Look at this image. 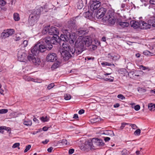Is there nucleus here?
I'll return each instance as SVG.
<instances>
[{
	"label": "nucleus",
	"mask_w": 155,
	"mask_h": 155,
	"mask_svg": "<svg viewBox=\"0 0 155 155\" xmlns=\"http://www.w3.org/2000/svg\"><path fill=\"white\" fill-rule=\"evenodd\" d=\"M43 10V8L40 7L39 8L34 9L32 13L30 15V17L33 21H36L40 17L41 12Z\"/></svg>",
	"instance_id": "obj_6"
},
{
	"label": "nucleus",
	"mask_w": 155,
	"mask_h": 155,
	"mask_svg": "<svg viewBox=\"0 0 155 155\" xmlns=\"http://www.w3.org/2000/svg\"><path fill=\"white\" fill-rule=\"evenodd\" d=\"M101 5L100 2H98V1L92 2V1H91L89 6V9L92 11L96 10L100 8L96 14V17L98 19L102 18L104 15L107 11L106 9L101 7Z\"/></svg>",
	"instance_id": "obj_3"
},
{
	"label": "nucleus",
	"mask_w": 155,
	"mask_h": 155,
	"mask_svg": "<svg viewBox=\"0 0 155 155\" xmlns=\"http://www.w3.org/2000/svg\"><path fill=\"white\" fill-rule=\"evenodd\" d=\"M110 78H109V77L108 76V78H106L104 80L105 81H109L110 82L113 81L114 80V78L111 76H110Z\"/></svg>",
	"instance_id": "obj_39"
},
{
	"label": "nucleus",
	"mask_w": 155,
	"mask_h": 155,
	"mask_svg": "<svg viewBox=\"0 0 155 155\" xmlns=\"http://www.w3.org/2000/svg\"><path fill=\"white\" fill-rule=\"evenodd\" d=\"M118 24L122 28L127 27L129 25V23L126 22H120L118 23Z\"/></svg>",
	"instance_id": "obj_21"
},
{
	"label": "nucleus",
	"mask_w": 155,
	"mask_h": 155,
	"mask_svg": "<svg viewBox=\"0 0 155 155\" xmlns=\"http://www.w3.org/2000/svg\"><path fill=\"white\" fill-rule=\"evenodd\" d=\"M43 39V41L45 42V45H42L40 43H38L35 45L34 47L31 49V54L34 57V55H38L40 52H43L45 51L46 49L49 50L48 47V46Z\"/></svg>",
	"instance_id": "obj_5"
},
{
	"label": "nucleus",
	"mask_w": 155,
	"mask_h": 155,
	"mask_svg": "<svg viewBox=\"0 0 155 155\" xmlns=\"http://www.w3.org/2000/svg\"><path fill=\"white\" fill-rule=\"evenodd\" d=\"M62 47L64 51H70L72 54H74L75 53V49H74V48H71L69 44L66 42H64L62 43Z\"/></svg>",
	"instance_id": "obj_9"
},
{
	"label": "nucleus",
	"mask_w": 155,
	"mask_h": 155,
	"mask_svg": "<svg viewBox=\"0 0 155 155\" xmlns=\"http://www.w3.org/2000/svg\"><path fill=\"white\" fill-rule=\"evenodd\" d=\"M74 151V150L73 149H70L69 150V153L70 154H72Z\"/></svg>",
	"instance_id": "obj_52"
},
{
	"label": "nucleus",
	"mask_w": 155,
	"mask_h": 155,
	"mask_svg": "<svg viewBox=\"0 0 155 155\" xmlns=\"http://www.w3.org/2000/svg\"><path fill=\"white\" fill-rule=\"evenodd\" d=\"M4 126L0 127V133L2 134L4 132Z\"/></svg>",
	"instance_id": "obj_50"
},
{
	"label": "nucleus",
	"mask_w": 155,
	"mask_h": 155,
	"mask_svg": "<svg viewBox=\"0 0 155 155\" xmlns=\"http://www.w3.org/2000/svg\"><path fill=\"white\" fill-rule=\"evenodd\" d=\"M153 47L151 48L150 49L151 50V51L150 52L149 51L146 50L143 52V54L146 55H153V54L155 53V50H153Z\"/></svg>",
	"instance_id": "obj_17"
},
{
	"label": "nucleus",
	"mask_w": 155,
	"mask_h": 155,
	"mask_svg": "<svg viewBox=\"0 0 155 155\" xmlns=\"http://www.w3.org/2000/svg\"><path fill=\"white\" fill-rule=\"evenodd\" d=\"M142 149V148H140V150H137L136 151V155L140 154V155H142L143 153L142 152V151L141 150Z\"/></svg>",
	"instance_id": "obj_44"
},
{
	"label": "nucleus",
	"mask_w": 155,
	"mask_h": 155,
	"mask_svg": "<svg viewBox=\"0 0 155 155\" xmlns=\"http://www.w3.org/2000/svg\"><path fill=\"white\" fill-rule=\"evenodd\" d=\"M58 33V30L56 27H51L49 28L48 34L50 35H53L56 36H58L57 34Z\"/></svg>",
	"instance_id": "obj_12"
},
{
	"label": "nucleus",
	"mask_w": 155,
	"mask_h": 155,
	"mask_svg": "<svg viewBox=\"0 0 155 155\" xmlns=\"http://www.w3.org/2000/svg\"><path fill=\"white\" fill-rule=\"evenodd\" d=\"M49 141V140L48 139H46L45 141H42V143L44 144H47Z\"/></svg>",
	"instance_id": "obj_57"
},
{
	"label": "nucleus",
	"mask_w": 155,
	"mask_h": 155,
	"mask_svg": "<svg viewBox=\"0 0 155 155\" xmlns=\"http://www.w3.org/2000/svg\"><path fill=\"white\" fill-rule=\"evenodd\" d=\"M110 140V138L109 137H105L104 138V140L105 142H107Z\"/></svg>",
	"instance_id": "obj_59"
},
{
	"label": "nucleus",
	"mask_w": 155,
	"mask_h": 155,
	"mask_svg": "<svg viewBox=\"0 0 155 155\" xmlns=\"http://www.w3.org/2000/svg\"><path fill=\"white\" fill-rule=\"evenodd\" d=\"M57 57L56 54L54 53H50L48 54L46 60L48 61L53 62L57 60Z\"/></svg>",
	"instance_id": "obj_10"
},
{
	"label": "nucleus",
	"mask_w": 155,
	"mask_h": 155,
	"mask_svg": "<svg viewBox=\"0 0 155 155\" xmlns=\"http://www.w3.org/2000/svg\"><path fill=\"white\" fill-rule=\"evenodd\" d=\"M88 31L87 30H84L83 28H80L77 31V33L79 35L82 36L87 34Z\"/></svg>",
	"instance_id": "obj_14"
},
{
	"label": "nucleus",
	"mask_w": 155,
	"mask_h": 155,
	"mask_svg": "<svg viewBox=\"0 0 155 155\" xmlns=\"http://www.w3.org/2000/svg\"><path fill=\"white\" fill-rule=\"evenodd\" d=\"M71 52L70 51H62L61 52V56L65 61L68 60L72 56Z\"/></svg>",
	"instance_id": "obj_11"
},
{
	"label": "nucleus",
	"mask_w": 155,
	"mask_h": 155,
	"mask_svg": "<svg viewBox=\"0 0 155 155\" xmlns=\"http://www.w3.org/2000/svg\"><path fill=\"white\" fill-rule=\"evenodd\" d=\"M126 125H127V126L129 127H130L131 126V127L133 129H135L136 128V125L135 124H129L126 123H122L121 126L120 127V128L121 129H123L124 127Z\"/></svg>",
	"instance_id": "obj_18"
},
{
	"label": "nucleus",
	"mask_w": 155,
	"mask_h": 155,
	"mask_svg": "<svg viewBox=\"0 0 155 155\" xmlns=\"http://www.w3.org/2000/svg\"><path fill=\"white\" fill-rule=\"evenodd\" d=\"M149 2L151 4L155 5V0H150Z\"/></svg>",
	"instance_id": "obj_55"
},
{
	"label": "nucleus",
	"mask_w": 155,
	"mask_h": 155,
	"mask_svg": "<svg viewBox=\"0 0 155 155\" xmlns=\"http://www.w3.org/2000/svg\"><path fill=\"white\" fill-rule=\"evenodd\" d=\"M78 117V115L77 114H75L74 115L73 118L74 119H77Z\"/></svg>",
	"instance_id": "obj_64"
},
{
	"label": "nucleus",
	"mask_w": 155,
	"mask_h": 155,
	"mask_svg": "<svg viewBox=\"0 0 155 155\" xmlns=\"http://www.w3.org/2000/svg\"><path fill=\"white\" fill-rule=\"evenodd\" d=\"M109 17L107 19L109 23L111 25H114L116 22V18L115 17L111 15H108Z\"/></svg>",
	"instance_id": "obj_16"
},
{
	"label": "nucleus",
	"mask_w": 155,
	"mask_h": 155,
	"mask_svg": "<svg viewBox=\"0 0 155 155\" xmlns=\"http://www.w3.org/2000/svg\"><path fill=\"white\" fill-rule=\"evenodd\" d=\"M148 22L150 24H151V26L155 27V18H151L148 21Z\"/></svg>",
	"instance_id": "obj_23"
},
{
	"label": "nucleus",
	"mask_w": 155,
	"mask_h": 155,
	"mask_svg": "<svg viewBox=\"0 0 155 155\" xmlns=\"http://www.w3.org/2000/svg\"><path fill=\"white\" fill-rule=\"evenodd\" d=\"M71 98V96L69 94H66L64 95V98L65 100H70Z\"/></svg>",
	"instance_id": "obj_36"
},
{
	"label": "nucleus",
	"mask_w": 155,
	"mask_h": 155,
	"mask_svg": "<svg viewBox=\"0 0 155 155\" xmlns=\"http://www.w3.org/2000/svg\"><path fill=\"white\" fill-rule=\"evenodd\" d=\"M120 57V55L118 54L114 55L113 60L115 61L119 60Z\"/></svg>",
	"instance_id": "obj_30"
},
{
	"label": "nucleus",
	"mask_w": 155,
	"mask_h": 155,
	"mask_svg": "<svg viewBox=\"0 0 155 155\" xmlns=\"http://www.w3.org/2000/svg\"><path fill=\"white\" fill-rule=\"evenodd\" d=\"M8 111V110L7 109H3L0 110V114H3L7 113Z\"/></svg>",
	"instance_id": "obj_37"
},
{
	"label": "nucleus",
	"mask_w": 155,
	"mask_h": 155,
	"mask_svg": "<svg viewBox=\"0 0 155 155\" xmlns=\"http://www.w3.org/2000/svg\"><path fill=\"white\" fill-rule=\"evenodd\" d=\"M141 133V130L139 129L136 130V135L139 136Z\"/></svg>",
	"instance_id": "obj_48"
},
{
	"label": "nucleus",
	"mask_w": 155,
	"mask_h": 155,
	"mask_svg": "<svg viewBox=\"0 0 155 155\" xmlns=\"http://www.w3.org/2000/svg\"><path fill=\"white\" fill-rule=\"evenodd\" d=\"M84 112V110L83 109H81L80 110L79 112L78 113L79 114H83Z\"/></svg>",
	"instance_id": "obj_56"
},
{
	"label": "nucleus",
	"mask_w": 155,
	"mask_h": 155,
	"mask_svg": "<svg viewBox=\"0 0 155 155\" xmlns=\"http://www.w3.org/2000/svg\"><path fill=\"white\" fill-rule=\"evenodd\" d=\"M127 72V71L126 70L124 69H120L119 70V73L120 74H124L126 73Z\"/></svg>",
	"instance_id": "obj_34"
},
{
	"label": "nucleus",
	"mask_w": 155,
	"mask_h": 155,
	"mask_svg": "<svg viewBox=\"0 0 155 155\" xmlns=\"http://www.w3.org/2000/svg\"><path fill=\"white\" fill-rule=\"evenodd\" d=\"M50 26H48L45 27L43 31V33L44 34H46L48 33Z\"/></svg>",
	"instance_id": "obj_26"
},
{
	"label": "nucleus",
	"mask_w": 155,
	"mask_h": 155,
	"mask_svg": "<svg viewBox=\"0 0 155 155\" xmlns=\"http://www.w3.org/2000/svg\"><path fill=\"white\" fill-rule=\"evenodd\" d=\"M95 140V147L96 146H103L104 143L103 142L102 140L99 139L97 138H94Z\"/></svg>",
	"instance_id": "obj_15"
},
{
	"label": "nucleus",
	"mask_w": 155,
	"mask_h": 155,
	"mask_svg": "<svg viewBox=\"0 0 155 155\" xmlns=\"http://www.w3.org/2000/svg\"><path fill=\"white\" fill-rule=\"evenodd\" d=\"M15 31L13 29H9L4 31L1 35L2 38L5 39L14 34Z\"/></svg>",
	"instance_id": "obj_8"
},
{
	"label": "nucleus",
	"mask_w": 155,
	"mask_h": 155,
	"mask_svg": "<svg viewBox=\"0 0 155 155\" xmlns=\"http://www.w3.org/2000/svg\"><path fill=\"white\" fill-rule=\"evenodd\" d=\"M13 18L15 21H18L20 19L19 15L17 13H15L14 14Z\"/></svg>",
	"instance_id": "obj_25"
},
{
	"label": "nucleus",
	"mask_w": 155,
	"mask_h": 155,
	"mask_svg": "<svg viewBox=\"0 0 155 155\" xmlns=\"http://www.w3.org/2000/svg\"><path fill=\"white\" fill-rule=\"evenodd\" d=\"M140 108V107L139 105H136V111L138 110Z\"/></svg>",
	"instance_id": "obj_63"
},
{
	"label": "nucleus",
	"mask_w": 155,
	"mask_h": 155,
	"mask_svg": "<svg viewBox=\"0 0 155 155\" xmlns=\"http://www.w3.org/2000/svg\"><path fill=\"white\" fill-rule=\"evenodd\" d=\"M71 31L70 29H64L63 30V32L64 34H61L60 38L58 36H53L52 37H48L45 38L44 40L47 43L49 49H51L52 48V44H57V43H59L61 45L62 41L63 42L65 41H67L71 39V41L73 42L74 41L70 34V32Z\"/></svg>",
	"instance_id": "obj_1"
},
{
	"label": "nucleus",
	"mask_w": 155,
	"mask_h": 155,
	"mask_svg": "<svg viewBox=\"0 0 155 155\" xmlns=\"http://www.w3.org/2000/svg\"><path fill=\"white\" fill-rule=\"evenodd\" d=\"M59 143H61L62 145H67V141L65 139H63L62 140H61L59 141Z\"/></svg>",
	"instance_id": "obj_38"
},
{
	"label": "nucleus",
	"mask_w": 155,
	"mask_h": 155,
	"mask_svg": "<svg viewBox=\"0 0 155 155\" xmlns=\"http://www.w3.org/2000/svg\"><path fill=\"white\" fill-rule=\"evenodd\" d=\"M53 149V148L52 147H50L49 148H48V149L47 150L48 152L51 153Z\"/></svg>",
	"instance_id": "obj_60"
},
{
	"label": "nucleus",
	"mask_w": 155,
	"mask_h": 155,
	"mask_svg": "<svg viewBox=\"0 0 155 155\" xmlns=\"http://www.w3.org/2000/svg\"><path fill=\"white\" fill-rule=\"evenodd\" d=\"M120 106V104L118 103H117L114 105V107L115 108L118 107Z\"/></svg>",
	"instance_id": "obj_62"
},
{
	"label": "nucleus",
	"mask_w": 155,
	"mask_h": 155,
	"mask_svg": "<svg viewBox=\"0 0 155 155\" xmlns=\"http://www.w3.org/2000/svg\"><path fill=\"white\" fill-rule=\"evenodd\" d=\"M61 62L57 60L52 65L51 68L53 69H54L57 68L58 67L60 66Z\"/></svg>",
	"instance_id": "obj_22"
},
{
	"label": "nucleus",
	"mask_w": 155,
	"mask_h": 155,
	"mask_svg": "<svg viewBox=\"0 0 155 155\" xmlns=\"http://www.w3.org/2000/svg\"><path fill=\"white\" fill-rule=\"evenodd\" d=\"M17 55L18 60L20 61H25L26 59H28L30 61H32L35 65H39L40 64V59L34 57L31 54L27 56L25 53L20 51H18Z\"/></svg>",
	"instance_id": "obj_4"
},
{
	"label": "nucleus",
	"mask_w": 155,
	"mask_h": 155,
	"mask_svg": "<svg viewBox=\"0 0 155 155\" xmlns=\"http://www.w3.org/2000/svg\"><path fill=\"white\" fill-rule=\"evenodd\" d=\"M151 26V24L145 22L144 21L137 20L136 21V28H139L141 29H147L150 28Z\"/></svg>",
	"instance_id": "obj_7"
},
{
	"label": "nucleus",
	"mask_w": 155,
	"mask_h": 155,
	"mask_svg": "<svg viewBox=\"0 0 155 155\" xmlns=\"http://www.w3.org/2000/svg\"><path fill=\"white\" fill-rule=\"evenodd\" d=\"M40 120L43 122H47L49 120V118L47 116H43L40 118Z\"/></svg>",
	"instance_id": "obj_28"
},
{
	"label": "nucleus",
	"mask_w": 155,
	"mask_h": 155,
	"mask_svg": "<svg viewBox=\"0 0 155 155\" xmlns=\"http://www.w3.org/2000/svg\"><path fill=\"white\" fill-rule=\"evenodd\" d=\"M130 23L131 27H133L134 29L136 28V21H130Z\"/></svg>",
	"instance_id": "obj_31"
},
{
	"label": "nucleus",
	"mask_w": 155,
	"mask_h": 155,
	"mask_svg": "<svg viewBox=\"0 0 155 155\" xmlns=\"http://www.w3.org/2000/svg\"><path fill=\"white\" fill-rule=\"evenodd\" d=\"M90 46H91V48H92L93 50H94L97 48V46L95 45H90Z\"/></svg>",
	"instance_id": "obj_54"
},
{
	"label": "nucleus",
	"mask_w": 155,
	"mask_h": 155,
	"mask_svg": "<svg viewBox=\"0 0 155 155\" xmlns=\"http://www.w3.org/2000/svg\"><path fill=\"white\" fill-rule=\"evenodd\" d=\"M137 67H136V68L138 69H142L143 70H145L147 68L145 67L142 65H137Z\"/></svg>",
	"instance_id": "obj_35"
},
{
	"label": "nucleus",
	"mask_w": 155,
	"mask_h": 155,
	"mask_svg": "<svg viewBox=\"0 0 155 155\" xmlns=\"http://www.w3.org/2000/svg\"><path fill=\"white\" fill-rule=\"evenodd\" d=\"M114 54L111 53H109L107 55V57L108 58L111 59L113 60Z\"/></svg>",
	"instance_id": "obj_46"
},
{
	"label": "nucleus",
	"mask_w": 155,
	"mask_h": 155,
	"mask_svg": "<svg viewBox=\"0 0 155 155\" xmlns=\"http://www.w3.org/2000/svg\"><path fill=\"white\" fill-rule=\"evenodd\" d=\"M4 130H7V131H10L11 129L9 127H6L4 126Z\"/></svg>",
	"instance_id": "obj_53"
},
{
	"label": "nucleus",
	"mask_w": 155,
	"mask_h": 155,
	"mask_svg": "<svg viewBox=\"0 0 155 155\" xmlns=\"http://www.w3.org/2000/svg\"><path fill=\"white\" fill-rule=\"evenodd\" d=\"M19 145L20 143H15L12 146V148H16L17 147H19ZM18 149H19L20 148L19 147H18Z\"/></svg>",
	"instance_id": "obj_41"
},
{
	"label": "nucleus",
	"mask_w": 155,
	"mask_h": 155,
	"mask_svg": "<svg viewBox=\"0 0 155 155\" xmlns=\"http://www.w3.org/2000/svg\"><path fill=\"white\" fill-rule=\"evenodd\" d=\"M95 140L94 138L92 140H89L87 141V144L91 147V148L95 147Z\"/></svg>",
	"instance_id": "obj_19"
},
{
	"label": "nucleus",
	"mask_w": 155,
	"mask_h": 155,
	"mask_svg": "<svg viewBox=\"0 0 155 155\" xmlns=\"http://www.w3.org/2000/svg\"><path fill=\"white\" fill-rule=\"evenodd\" d=\"M138 91L140 93H144L146 91V90L142 88L139 87L137 88Z\"/></svg>",
	"instance_id": "obj_32"
},
{
	"label": "nucleus",
	"mask_w": 155,
	"mask_h": 155,
	"mask_svg": "<svg viewBox=\"0 0 155 155\" xmlns=\"http://www.w3.org/2000/svg\"><path fill=\"white\" fill-rule=\"evenodd\" d=\"M117 97L118 98L120 99L121 100L124 99H125V97L122 94H119L117 95Z\"/></svg>",
	"instance_id": "obj_45"
},
{
	"label": "nucleus",
	"mask_w": 155,
	"mask_h": 155,
	"mask_svg": "<svg viewBox=\"0 0 155 155\" xmlns=\"http://www.w3.org/2000/svg\"><path fill=\"white\" fill-rule=\"evenodd\" d=\"M131 105V107L132 108H134V109L136 110V105L135 103H132L130 104Z\"/></svg>",
	"instance_id": "obj_61"
},
{
	"label": "nucleus",
	"mask_w": 155,
	"mask_h": 155,
	"mask_svg": "<svg viewBox=\"0 0 155 155\" xmlns=\"http://www.w3.org/2000/svg\"><path fill=\"white\" fill-rule=\"evenodd\" d=\"M26 80L28 81H34L35 79L32 78H31L30 77H26Z\"/></svg>",
	"instance_id": "obj_49"
},
{
	"label": "nucleus",
	"mask_w": 155,
	"mask_h": 155,
	"mask_svg": "<svg viewBox=\"0 0 155 155\" xmlns=\"http://www.w3.org/2000/svg\"><path fill=\"white\" fill-rule=\"evenodd\" d=\"M54 86V83H52L49 84L47 88L48 90H50Z\"/></svg>",
	"instance_id": "obj_40"
},
{
	"label": "nucleus",
	"mask_w": 155,
	"mask_h": 155,
	"mask_svg": "<svg viewBox=\"0 0 155 155\" xmlns=\"http://www.w3.org/2000/svg\"><path fill=\"white\" fill-rule=\"evenodd\" d=\"M148 108L150 110L154 111L155 110V105L152 104H148Z\"/></svg>",
	"instance_id": "obj_27"
},
{
	"label": "nucleus",
	"mask_w": 155,
	"mask_h": 155,
	"mask_svg": "<svg viewBox=\"0 0 155 155\" xmlns=\"http://www.w3.org/2000/svg\"><path fill=\"white\" fill-rule=\"evenodd\" d=\"M31 147V146L30 145H28L26 146V148L24 151V152L25 153L27 152L28 150H29Z\"/></svg>",
	"instance_id": "obj_43"
},
{
	"label": "nucleus",
	"mask_w": 155,
	"mask_h": 155,
	"mask_svg": "<svg viewBox=\"0 0 155 155\" xmlns=\"http://www.w3.org/2000/svg\"><path fill=\"white\" fill-rule=\"evenodd\" d=\"M33 120L35 122L37 123H39V121L36 117H34L33 119Z\"/></svg>",
	"instance_id": "obj_58"
},
{
	"label": "nucleus",
	"mask_w": 155,
	"mask_h": 155,
	"mask_svg": "<svg viewBox=\"0 0 155 155\" xmlns=\"http://www.w3.org/2000/svg\"><path fill=\"white\" fill-rule=\"evenodd\" d=\"M101 65L103 66H110L111 65L110 63H109L107 62H102L101 64Z\"/></svg>",
	"instance_id": "obj_42"
},
{
	"label": "nucleus",
	"mask_w": 155,
	"mask_h": 155,
	"mask_svg": "<svg viewBox=\"0 0 155 155\" xmlns=\"http://www.w3.org/2000/svg\"><path fill=\"white\" fill-rule=\"evenodd\" d=\"M92 42L91 38L88 36H86L81 39L78 40L75 44L76 48H74V49H75V53H76V55L81 54L85 50L86 46H90Z\"/></svg>",
	"instance_id": "obj_2"
},
{
	"label": "nucleus",
	"mask_w": 155,
	"mask_h": 155,
	"mask_svg": "<svg viewBox=\"0 0 155 155\" xmlns=\"http://www.w3.org/2000/svg\"><path fill=\"white\" fill-rule=\"evenodd\" d=\"M76 23V21L74 18H71L68 22V24L71 29L74 28L75 27Z\"/></svg>",
	"instance_id": "obj_13"
},
{
	"label": "nucleus",
	"mask_w": 155,
	"mask_h": 155,
	"mask_svg": "<svg viewBox=\"0 0 155 155\" xmlns=\"http://www.w3.org/2000/svg\"><path fill=\"white\" fill-rule=\"evenodd\" d=\"M122 155H129V152L126 150H124L122 151Z\"/></svg>",
	"instance_id": "obj_33"
},
{
	"label": "nucleus",
	"mask_w": 155,
	"mask_h": 155,
	"mask_svg": "<svg viewBox=\"0 0 155 155\" xmlns=\"http://www.w3.org/2000/svg\"><path fill=\"white\" fill-rule=\"evenodd\" d=\"M84 4L82 0H79L77 4V8L78 9H81L83 7Z\"/></svg>",
	"instance_id": "obj_24"
},
{
	"label": "nucleus",
	"mask_w": 155,
	"mask_h": 155,
	"mask_svg": "<svg viewBox=\"0 0 155 155\" xmlns=\"http://www.w3.org/2000/svg\"><path fill=\"white\" fill-rule=\"evenodd\" d=\"M143 55H141L139 53L136 54V62H140L143 59Z\"/></svg>",
	"instance_id": "obj_20"
},
{
	"label": "nucleus",
	"mask_w": 155,
	"mask_h": 155,
	"mask_svg": "<svg viewBox=\"0 0 155 155\" xmlns=\"http://www.w3.org/2000/svg\"><path fill=\"white\" fill-rule=\"evenodd\" d=\"M28 41L27 40H24L22 43L24 47H26L28 45Z\"/></svg>",
	"instance_id": "obj_47"
},
{
	"label": "nucleus",
	"mask_w": 155,
	"mask_h": 155,
	"mask_svg": "<svg viewBox=\"0 0 155 155\" xmlns=\"http://www.w3.org/2000/svg\"><path fill=\"white\" fill-rule=\"evenodd\" d=\"M6 2L4 0H0V5H5Z\"/></svg>",
	"instance_id": "obj_51"
},
{
	"label": "nucleus",
	"mask_w": 155,
	"mask_h": 155,
	"mask_svg": "<svg viewBox=\"0 0 155 155\" xmlns=\"http://www.w3.org/2000/svg\"><path fill=\"white\" fill-rule=\"evenodd\" d=\"M23 124L27 126H31L32 124V122L31 120L24 121L23 122Z\"/></svg>",
	"instance_id": "obj_29"
}]
</instances>
